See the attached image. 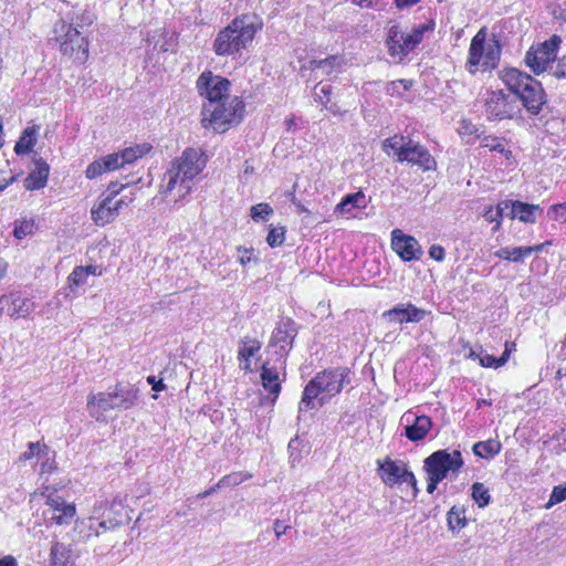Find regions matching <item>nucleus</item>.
Returning a JSON list of instances; mask_svg holds the SVG:
<instances>
[{
  "label": "nucleus",
  "mask_w": 566,
  "mask_h": 566,
  "mask_svg": "<svg viewBox=\"0 0 566 566\" xmlns=\"http://www.w3.org/2000/svg\"><path fill=\"white\" fill-rule=\"evenodd\" d=\"M45 497V504L52 511V521L57 525L70 524L76 513L75 504L66 503L64 499L55 492H50Z\"/></svg>",
  "instance_id": "obj_20"
},
{
  "label": "nucleus",
  "mask_w": 566,
  "mask_h": 566,
  "mask_svg": "<svg viewBox=\"0 0 566 566\" xmlns=\"http://www.w3.org/2000/svg\"><path fill=\"white\" fill-rule=\"evenodd\" d=\"M261 382L265 391L273 396L275 401L282 390V380L280 379V373L276 367L270 366L266 361L261 368Z\"/></svg>",
  "instance_id": "obj_25"
},
{
  "label": "nucleus",
  "mask_w": 566,
  "mask_h": 566,
  "mask_svg": "<svg viewBox=\"0 0 566 566\" xmlns=\"http://www.w3.org/2000/svg\"><path fill=\"white\" fill-rule=\"evenodd\" d=\"M119 154L113 153L104 157H101L91 163L85 170V177L87 179H96L103 174L117 170L123 167V161L119 160Z\"/></svg>",
  "instance_id": "obj_21"
},
{
  "label": "nucleus",
  "mask_w": 566,
  "mask_h": 566,
  "mask_svg": "<svg viewBox=\"0 0 566 566\" xmlns=\"http://www.w3.org/2000/svg\"><path fill=\"white\" fill-rule=\"evenodd\" d=\"M147 382L151 385V389L154 391H163L166 389V385L164 384L163 379H156L155 376L150 375L147 377Z\"/></svg>",
  "instance_id": "obj_55"
},
{
  "label": "nucleus",
  "mask_w": 566,
  "mask_h": 566,
  "mask_svg": "<svg viewBox=\"0 0 566 566\" xmlns=\"http://www.w3.org/2000/svg\"><path fill=\"white\" fill-rule=\"evenodd\" d=\"M429 256L437 262H442L446 258L444 248L440 244H432L429 248Z\"/></svg>",
  "instance_id": "obj_51"
},
{
  "label": "nucleus",
  "mask_w": 566,
  "mask_h": 566,
  "mask_svg": "<svg viewBox=\"0 0 566 566\" xmlns=\"http://www.w3.org/2000/svg\"><path fill=\"white\" fill-rule=\"evenodd\" d=\"M84 271L86 272L87 276L94 275V276H101L103 274L104 269L98 265H87L83 266Z\"/></svg>",
  "instance_id": "obj_58"
},
{
  "label": "nucleus",
  "mask_w": 566,
  "mask_h": 566,
  "mask_svg": "<svg viewBox=\"0 0 566 566\" xmlns=\"http://www.w3.org/2000/svg\"><path fill=\"white\" fill-rule=\"evenodd\" d=\"M252 478V474L243 471H234L223 475L217 483L216 488L237 486Z\"/></svg>",
  "instance_id": "obj_40"
},
{
  "label": "nucleus",
  "mask_w": 566,
  "mask_h": 566,
  "mask_svg": "<svg viewBox=\"0 0 566 566\" xmlns=\"http://www.w3.org/2000/svg\"><path fill=\"white\" fill-rule=\"evenodd\" d=\"M260 29L254 14L237 15L217 33L212 50L217 56H239L252 44Z\"/></svg>",
  "instance_id": "obj_2"
},
{
  "label": "nucleus",
  "mask_w": 566,
  "mask_h": 566,
  "mask_svg": "<svg viewBox=\"0 0 566 566\" xmlns=\"http://www.w3.org/2000/svg\"><path fill=\"white\" fill-rule=\"evenodd\" d=\"M412 85V81H408V80H397V81H392L390 86H391V90L392 91H396L398 88V86H402V91H408Z\"/></svg>",
  "instance_id": "obj_56"
},
{
  "label": "nucleus",
  "mask_w": 566,
  "mask_h": 566,
  "mask_svg": "<svg viewBox=\"0 0 566 566\" xmlns=\"http://www.w3.org/2000/svg\"><path fill=\"white\" fill-rule=\"evenodd\" d=\"M9 264L8 262L0 256V281L7 275Z\"/></svg>",
  "instance_id": "obj_64"
},
{
  "label": "nucleus",
  "mask_w": 566,
  "mask_h": 566,
  "mask_svg": "<svg viewBox=\"0 0 566 566\" xmlns=\"http://www.w3.org/2000/svg\"><path fill=\"white\" fill-rule=\"evenodd\" d=\"M566 500V485H556L549 495L547 507L558 504Z\"/></svg>",
  "instance_id": "obj_47"
},
{
  "label": "nucleus",
  "mask_w": 566,
  "mask_h": 566,
  "mask_svg": "<svg viewBox=\"0 0 566 566\" xmlns=\"http://www.w3.org/2000/svg\"><path fill=\"white\" fill-rule=\"evenodd\" d=\"M35 304L29 297H23L17 292H10L0 296V311L13 319L27 318L34 311Z\"/></svg>",
  "instance_id": "obj_18"
},
{
  "label": "nucleus",
  "mask_w": 566,
  "mask_h": 566,
  "mask_svg": "<svg viewBox=\"0 0 566 566\" xmlns=\"http://www.w3.org/2000/svg\"><path fill=\"white\" fill-rule=\"evenodd\" d=\"M262 347V343L256 338L244 337L240 340L238 349L239 367L245 373L253 371L251 366V358L255 356Z\"/></svg>",
  "instance_id": "obj_24"
},
{
  "label": "nucleus",
  "mask_w": 566,
  "mask_h": 566,
  "mask_svg": "<svg viewBox=\"0 0 566 566\" xmlns=\"http://www.w3.org/2000/svg\"><path fill=\"white\" fill-rule=\"evenodd\" d=\"M138 388L134 386L124 387L117 384L113 387V397L115 399L116 409H130L138 402Z\"/></svg>",
  "instance_id": "obj_27"
},
{
  "label": "nucleus",
  "mask_w": 566,
  "mask_h": 566,
  "mask_svg": "<svg viewBox=\"0 0 566 566\" xmlns=\"http://www.w3.org/2000/svg\"><path fill=\"white\" fill-rule=\"evenodd\" d=\"M49 447L45 443L30 442L28 444V451L20 454L19 460L25 462L31 460L35 454L48 453Z\"/></svg>",
  "instance_id": "obj_45"
},
{
  "label": "nucleus",
  "mask_w": 566,
  "mask_h": 566,
  "mask_svg": "<svg viewBox=\"0 0 566 566\" xmlns=\"http://www.w3.org/2000/svg\"><path fill=\"white\" fill-rule=\"evenodd\" d=\"M153 149V146L149 143L137 144L130 147L124 148L119 154L120 161H123V166L135 163L137 159H140L148 155Z\"/></svg>",
  "instance_id": "obj_33"
},
{
  "label": "nucleus",
  "mask_w": 566,
  "mask_h": 566,
  "mask_svg": "<svg viewBox=\"0 0 566 566\" xmlns=\"http://www.w3.org/2000/svg\"><path fill=\"white\" fill-rule=\"evenodd\" d=\"M509 142L504 137L485 134L480 142L481 147L502 155L507 164L514 163L513 151L507 147Z\"/></svg>",
  "instance_id": "obj_31"
},
{
  "label": "nucleus",
  "mask_w": 566,
  "mask_h": 566,
  "mask_svg": "<svg viewBox=\"0 0 566 566\" xmlns=\"http://www.w3.org/2000/svg\"><path fill=\"white\" fill-rule=\"evenodd\" d=\"M547 216L553 221L566 222V201L552 205L547 210Z\"/></svg>",
  "instance_id": "obj_46"
},
{
  "label": "nucleus",
  "mask_w": 566,
  "mask_h": 566,
  "mask_svg": "<svg viewBox=\"0 0 566 566\" xmlns=\"http://www.w3.org/2000/svg\"><path fill=\"white\" fill-rule=\"evenodd\" d=\"M552 245V241L551 240H547L545 242H542V243H538V244H535V245H530L527 247V250H528V256L532 254V253H538V252H542L544 251V249L546 247H549Z\"/></svg>",
  "instance_id": "obj_57"
},
{
  "label": "nucleus",
  "mask_w": 566,
  "mask_h": 566,
  "mask_svg": "<svg viewBox=\"0 0 566 566\" xmlns=\"http://www.w3.org/2000/svg\"><path fill=\"white\" fill-rule=\"evenodd\" d=\"M515 349H516V344L514 342L506 340L505 344H504V352L500 356L501 357V361L506 364L509 361V359H510L511 354Z\"/></svg>",
  "instance_id": "obj_54"
},
{
  "label": "nucleus",
  "mask_w": 566,
  "mask_h": 566,
  "mask_svg": "<svg viewBox=\"0 0 566 566\" xmlns=\"http://www.w3.org/2000/svg\"><path fill=\"white\" fill-rule=\"evenodd\" d=\"M399 150V163L416 166L423 172L434 171L437 169V160L426 146L409 139L407 143H403L402 148Z\"/></svg>",
  "instance_id": "obj_16"
},
{
  "label": "nucleus",
  "mask_w": 566,
  "mask_h": 566,
  "mask_svg": "<svg viewBox=\"0 0 566 566\" xmlns=\"http://www.w3.org/2000/svg\"><path fill=\"white\" fill-rule=\"evenodd\" d=\"M511 205V218L517 219L523 223H535L537 221V216L543 212V209L539 205L523 202L520 200H511L505 202V205Z\"/></svg>",
  "instance_id": "obj_23"
},
{
  "label": "nucleus",
  "mask_w": 566,
  "mask_h": 566,
  "mask_svg": "<svg viewBox=\"0 0 566 566\" xmlns=\"http://www.w3.org/2000/svg\"><path fill=\"white\" fill-rule=\"evenodd\" d=\"M286 230L284 227H273L270 226L269 233L266 237V243L271 248L281 247L285 241Z\"/></svg>",
  "instance_id": "obj_43"
},
{
  "label": "nucleus",
  "mask_w": 566,
  "mask_h": 566,
  "mask_svg": "<svg viewBox=\"0 0 566 566\" xmlns=\"http://www.w3.org/2000/svg\"><path fill=\"white\" fill-rule=\"evenodd\" d=\"M55 41L59 43L63 55L73 59L75 62L85 63L88 59V40L82 33L63 20L54 28Z\"/></svg>",
  "instance_id": "obj_10"
},
{
  "label": "nucleus",
  "mask_w": 566,
  "mask_h": 566,
  "mask_svg": "<svg viewBox=\"0 0 566 566\" xmlns=\"http://www.w3.org/2000/svg\"><path fill=\"white\" fill-rule=\"evenodd\" d=\"M114 403L113 389L107 392H92L87 396V409L93 417L116 409Z\"/></svg>",
  "instance_id": "obj_26"
},
{
  "label": "nucleus",
  "mask_w": 566,
  "mask_h": 566,
  "mask_svg": "<svg viewBox=\"0 0 566 566\" xmlns=\"http://www.w3.org/2000/svg\"><path fill=\"white\" fill-rule=\"evenodd\" d=\"M196 87L199 95L209 102L207 106H212L229 98L231 82L213 74L211 70H206L198 76Z\"/></svg>",
  "instance_id": "obj_15"
},
{
  "label": "nucleus",
  "mask_w": 566,
  "mask_h": 566,
  "mask_svg": "<svg viewBox=\"0 0 566 566\" xmlns=\"http://www.w3.org/2000/svg\"><path fill=\"white\" fill-rule=\"evenodd\" d=\"M55 469L54 462L45 461L41 464V473H52Z\"/></svg>",
  "instance_id": "obj_63"
},
{
  "label": "nucleus",
  "mask_w": 566,
  "mask_h": 566,
  "mask_svg": "<svg viewBox=\"0 0 566 566\" xmlns=\"http://www.w3.org/2000/svg\"><path fill=\"white\" fill-rule=\"evenodd\" d=\"M87 274L82 265H77L67 276V286L72 292H75L80 286L86 284Z\"/></svg>",
  "instance_id": "obj_42"
},
{
  "label": "nucleus",
  "mask_w": 566,
  "mask_h": 566,
  "mask_svg": "<svg viewBox=\"0 0 566 566\" xmlns=\"http://www.w3.org/2000/svg\"><path fill=\"white\" fill-rule=\"evenodd\" d=\"M129 188V184L118 180L111 181L101 192L91 208V220L96 227L104 228L114 222L123 209L128 208L136 199L134 192L123 193Z\"/></svg>",
  "instance_id": "obj_5"
},
{
  "label": "nucleus",
  "mask_w": 566,
  "mask_h": 566,
  "mask_svg": "<svg viewBox=\"0 0 566 566\" xmlns=\"http://www.w3.org/2000/svg\"><path fill=\"white\" fill-rule=\"evenodd\" d=\"M484 112L488 120L501 122L513 119L521 114L516 97L503 88L488 91L484 99Z\"/></svg>",
  "instance_id": "obj_12"
},
{
  "label": "nucleus",
  "mask_w": 566,
  "mask_h": 566,
  "mask_svg": "<svg viewBox=\"0 0 566 566\" xmlns=\"http://www.w3.org/2000/svg\"><path fill=\"white\" fill-rule=\"evenodd\" d=\"M391 249L405 262L417 261L422 256V249L417 239L400 229L391 231Z\"/></svg>",
  "instance_id": "obj_17"
},
{
  "label": "nucleus",
  "mask_w": 566,
  "mask_h": 566,
  "mask_svg": "<svg viewBox=\"0 0 566 566\" xmlns=\"http://www.w3.org/2000/svg\"><path fill=\"white\" fill-rule=\"evenodd\" d=\"M471 496L480 509H483L490 504V490L483 483L474 482L471 486Z\"/></svg>",
  "instance_id": "obj_39"
},
{
  "label": "nucleus",
  "mask_w": 566,
  "mask_h": 566,
  "mask_svg": "<svg viewBox=\"0 0 566 566\" xmlns=\"http://www.w3.org/2000/svg\"><path fill=\"white\" fill-rule=\"evenodd\" d=\"M447 522L451 531L464 528L468 524L464 506L453 505L447 513Z\"/></svg>",
  "instance_id": "obj_36"
},
{
  "label": "nucleus",
  "mask_w": 566,
  "mask_h": 566,
  "mask_svg": "<svg viewBox=\"0 0 566 566\" xmlns=\"http://www.w3.org/2000/svg\"><path fill=\"white\" fill-rule=\"evenodd\" d=\"M433 21L420 24L413 28L409 33L402 32L399 24L389 27L386 38L388 54L392 59H398L399 61L405 60L408 54L422 42L424 33L433 31Z\"/></svg>",
  "instance_id": "obj_9"
},
{
  "label": "nucleus",
  "mask_w": 566,
  "mask_h": 566,
  "mask_svg": "<svg viewBox=\"0 0 566 566\" xmlns=\"http://www.w3.org/2000/svg\"><path fill=\"white\" fill-rule=\"evenodd\" d=\"M562 40L554 34L542 43L533 44L525 54V64L535 74L539 75L556 60Z\"/></svg>",
  "instance_id": "obj_14"
},
{
  "label": "nucleus",
  "mask_w": 566,
  "mask_h": 566,
  "mask_svg": "<svg viewBox=\"0 0 566 566\" xmlns=\"http://www.w3.org/2000/svg\"><path fill=\"white\" fill-rule=\"evenodd\" d=\"M273 527H274L276 537H280L281 535L286 533V531L290 526L284 525L280 520H275Z\"/></svg>",
  "instance_id": "obj_59"
},
{
  "label": "nucleus",
  "mask_w": 566,
  "mask_h": 566,
  "mask_svg": "<svg viewBox=\"0 0 566 566\" xmlns=\"http://www.w3.org/2000/svg\"><path fill=\"white\" fill-rule=\"evenodd\" d=\"M502 203H499L496 207H493L492 205L488 206L483 212V218L489 223H495L492 228L493 232H497L503 222V208L501 207Z\"/></svg>",
  "instance_id": "obj_41"
},
{
  "label": "nucleus",
  "mask_w": 566,
  "mask_h": 566,
  "mask_svg": "<svg viewBox=\"0 0 566 566\" xmlns=\"http://www.w3.org/2000/svg\"><path fill=\"white\" fill-rule=\"evenodd\" d=\"M403 136H392L388 137L382 142V149L387 150L388 148L392 149L395 151L396 157L398 158L399 149L402 148L403 144H400V142H403Z\"/></svg>",
  "instance_id": "obj_49"
},
{
  "label": "nucleus",
  "mask_w": 566,
  "mask_h": 566,
  "mask_svg": "<svg viewBox=\"0 0 566 566\" xmlns=\"http://www.w3.org/2000/svg\"><path fill=\"white\" fill-rule=\"evenodd\" d=\"M0 566H19L17 559L12 555L0 558Z\"/></svg>",
  "instance_id": "obj_61"
},
{
  "label": "nucleus",
  "mask_w": 566,
  "mask_h": 566,
  "mask_svg": "<svg viewBox=\"0 0 566 566\" xmlns=\"http://www.w3.org/2000/svg\"><path fill=\"white\" fill-rule=\"evenodd\" d=\"M34 169H32L24 179V187L28 190H39L46 186L50 166L42 157L33 159Z\"/></svg>",
  "instance_id": "obj_22"
},
{
  "label": "nucleus",
  "mask_w": 566,
  "mask_h": 566,
  "mask_svg": "<svg viewBox=\"0 0 566 566\" xmlns=\"http://www.w3.org/2000/svg\"><path fill=\"white\" fill-rule=\"evenodd\" d=\"M502 444L499 440L489 439L474 443L472 451L475 457L492 459L501 452Z\"/></svg>",
  "instance_id": "obj_35"
},
{
  "label": "nucleus",
  "mask_w": 566,
  "mask_h": 566,
  "mask_svg": "<svg viewBox=\"0 0 566 566\" xmlns=\"http://www.w3.org/2000/svg\"><path fill=\"white\" fill-rule=\"evenodd\" d=\"M376 463L377 474L386 486L406 484L411 488L412 496H418L420 492L418 481L407 462L385 457L382 460L378 459Z\"/></svg>",
  "instance_id": "obj_11"
},
{
  "label": "nucleus",
  "mask_w": 566,
  "mask_h": 566,
  "mask_svg": "<svg viewBox=\"0 0 566 566\" xmlns=\"http://www.w3.org/2000/svg\"><path fill=\"white\" fill-rule=\"evenodd\" d=\"M331 94H332V86L331 85H326V86L321 87L319 95H318V101L325 107H327V104L331 101Z\"/></svg>",
  "instance_id": "obj_53"
},
{
  "label": "nucleus",
  "mask_w": 566,
  "mask_h": 566,
  "mask_svg": "<svg viewBox=\"0 0 566 566\" xmlns=\"http://www.w3.org/2000/svg\"><path fill=\"white\" fill-rule=\"evenodd\" d=\"M207 165V157L201 148L188 147L171 161L170 168L164 174L159 195L175 202L185 199L192 189L193 180Z\"/></svg>",
  "instance_id": "obj_1"
},
{
  "label": "nucleus",
  "mask_w": 566,
  "mask_h": 566,
  "mask_svg": "<svg viewBox=\"0 0 566 566\" xmlns=\"http://www.w3.org/2000/svg\"><path fill=\"white\" fill-rule=\"evenodd\" d=\"M295 336L296 329L294 327V322L292 319H286L277 324L272 334L271 343L273 345H279L284 349L286 346H292Z\"/></svg>",
  "instance_id": "obj_30"
},
{
  "label": "nucleus",
  "mask_w": 566,
  "mask_h": 566,
  "mask_svg": "<svg viewBox=\"0 0 566 566\" xmlns=\"http://www.w3.org/2000/svg\"><path fill=\"white\" fill-rule=\"evenodd\" d=\"M273 214L272 207L266 202L256 203L251 207L250 216L254 221L265 220Z\"/></svg>",
  "instance_id": "obj_44"
},
{
  "label": "nucleus",
  "mask_w": 566,
  "mask_h": 566,
  "mask_svg": "<svg viewBox=\"0 0 566 566\" xmlns=\"http://www.w3.org/2000/svg\"><path fill=\"white\" fill-rule=\"evenodd\" d=\"M39 132L40 125L35 124L30 125L22 130L19 139L15 142V145L13 147V150L17 156L29 155L33 150L38 142Z\"/></svg>",
  "instance_id": "obj_28"
},
{
  "label": "nucleus",
  "mask_w": 566,
  "mask_h": 566,
  "mask_svg": "<svg viewBox=\"0 0 566 566\" xmlns=\"http://www.w3.org/2000/svg\"><path fill=\"white\" fill-rule=\"evenodd\" d=\"M96 510H103L102 520L98 521V517L94 516L88 518L90 530H93L95 535H99L103 532L125 525L130 520L127 507L122 503V501L116 499L111 503L101 502L98 506L94 507L95 512Z\"/></svg>",
  "instance_id": "obj_13"
},
{
  "label": "nucleus",
  "mask_w": 566,
  "mask_h": 566,
  "mask_svg": "<svg viewBox=\"0 0 566 566\" xmlns=\"http://www.w3.org/2000/svg\"><path fill=\"white\" fill-rule=\"evenodd\" d=\"M336 61H337V56L336 55H329V56H327L326 59H323V60H312L310 62V69L311 70L322 69L325 65L333 66L336 63Z\"/></svg>",
  "instance_id": "obj_50"
},
{
  "label": "nucleus",
  "mask_w": 566,
  "mask_h": 566,
  "mask_svg": "<svg viewBox=\"0 0 566 566\" xmlns=\"http://www.w3.org/2000/svg\"><path fill=\"white\" fill-rule=\"evenodd\" d=\"M458 134L465 144L472 145L476 140L481 142L485 132H480L475 124L464 118L459 124Z\"/></svg>",
  "instance_id": "obj_34"
},
{
  "label": "nucleus",
  "mask_w": 566,
  "mask_h": 566,
  "mask_svg": "<svg viewBox=\"0 0 566 566\" xmlns=\"http://www.w3.org/2000/svg\"><path fill=\"white\" fill-rule=\"evenodd\" d=\"M36 229L33 218H21L14 221L13 235L18 240H22L34 233Z\"/></svg>",
  "instance_id": "obj_38"
},
{
  "label": "nucleus",
  "mask_w": 566,
  "mask_h": 566,
  "mask_svg": "<svg viewBox=\"0 0 566 566\" xmlns=\"http://www.w3.org/2000/svg\"><path fill=\"white\" fill-rule=\"evenodd\" d=\"M432 420L429 416H417L413 423L405 428V436L411 442L423 440L432 429Z\"/></svg>",
  "instance_id": "obj_29"
},
{
  "label": "nucleus",
  "mask_w": 566,
  "mask_h": 566,
  "mask_svg": "<svg viewBox=\"0 0 566 566\" xmlns=\"http://www.w3.org/2000/svg\"><path fill=\"white\" fill-rule=\"evenodd\" d=\"M420 0H395V6L398 9H405L417 4Z\"/></svg>",
  "instance_id": "obj_60"
},
{
  "label": "nucleus",
  "mask_w": 566,
  "mask_h": 566,
  "mask_svg": "<svg viewBox=\"0 0 566 566\" xmlns=\"http://www.w3.org/2000/svg\"><path fill=\"white\" fill-rule=\"evenodd\" d=\"M488 35V28L482 27L470 41L464 69L472 76L492 73L500 65L502 45L495 35L491 40Z\"/></svg>",
  "instance_id": "obj_4"
},
{
  "label": "nucleus",
  "mask_w": 566,
  "mask_h": 566,
  "mask_svg": "<svg viewBox=\"0 0 566 566\" xmlns=\"http://www.w3.org/2000/svg\"><path fill=\"white\" fill-rule=\"evenodd\" d=\"M494 255L509 262H523L524 259L528 258V250L527 247H506L497 250Z\"/></svg>",
  "instance_id": "obj_37"
},
{
  "label": "nucleus",
  "mask_w": 566,
  "mask_h": 566,
  "mask_svg": "<svg viewBox=\"0 0 566 566\" xmlns=\"http://www.w3.org/2000/svg\"><path fill=\"white\" fill-rule=\"evenodd\" d=\"M247 104L241 96L229 97L201 109V126L222 134L239 125L245 115Z\"/></svg>",
  "instance_id": "obj_6"
},
{
  "label": "nucleus",
  "mask_w": 566,
  "mask_h": 566,
  "mask_svg": "<svg viewBox=\"0 0 566 566\" xmlns=\"http://www.w3.org/2000/svg\"><path fill=\"white\" fill-rule=\"evenodd\" d=\"M464 465L459 450L449 452L441 449L432 452L423 460V472L427 480V492L432 494L449 473L458 474Z\"/></svg>",
  "instance_id": "obj_8"
},
{
  "label": "nucleus",
  "mask_w": 566,
  "mask_h": 566,
  "mask_svg": "<svg viewBox=\"0 0 566 566\" xmlns=\"http://www.w3.org/2000/svg\"><path fill=\"white\" fill-rule=\"evenodd\" d=\"M253 251V248L238 247V252L241 253L239 258V263L242 266H245L248 263L252 261Z\"/></svg>",
  "instance_id": "obj_52"
},
{
  "label": "nucleus",
  "mask_w": 566,
  "mask_h": 566,
  "mask_svg": "<svg viewBox=\"0 0 566 566\" xmlns=\"http://www.w3.org/2000/svg\"><path fill=\"white\" fill-rule=\"evenodd\" d=\"M366 207V196L363 190H358L343 197L340 202L336 205L334 212L343 216L349 213L354 209H365Z\"/></svg>",
  "instance_id": "obj_32"
},
{
  "label": "nucleus",
  "mask_w": 566,
  "mask_h": 566,
  "mask_svg": "<svg viewBox=\"0 0 566 566\" xmlns=\"http://www.w3.org/2000/svg\"><path fill=\"white\" fill-rule=\"evenodd\" d=\"M349 369L347 367L329 368L317 373L304 387L300 410H307L313 407L314 400L325 394L328 398L338 395L345 382H348Z\"/></svg>",
  "instance_id": "obj_7"
},
{
  "label": "nucleus",
  "mask_w": 566,
  "mask_h": 566,
  "mask_svg": "<svg viewBox=\"0 0 566 566\" xmlns=\"http://www.w3.org/2000/svg\"><path fill=\"white\" fill-rule=\"evenodd\" d=\"M499 78L531 115L543 111L547 97L538 80L516 67H504Z\"/></svg>",
  "instance_id": "obj_3"
},
{
  "label": "nucleus",
  "mask_w": 566,
  "mask_h": 566,
  "mask_svg": "<svg viewBox=\"0 0 566 566\" xmlns=\"http://www.w3.org/2000/svg\"><path fill=\"white\" fill-rule=\"evenodd\" d=\"M479 363L484 368H494V369H497L505 365V363L501 361V357L496 358L490 354H484L481 357H479Z\"/></svg>",
  "instance_id": "obj_48"
},
{
  "label": "nucleus",
  "mask_w": 566,
  "mask_h": 566,
  "mask_svg": "<svg viewBox=\"0 0 566 566\" xmlns=\"http://www.w3.org/2000/svg\"><path fill=\"white\" fill-rule=\"evenodd\" d=\"M556 74H557L558 76L566 77V56L562 57V59L558 61L557 70H556Z\"/></svg>",
  "instance_id": "obj_62"
},
{
  "label": "nucleus",
  "mask_w": 566,
  "mask_h": 566,
  "mask_svg": "<svg viewBox=\"0 0 566 566\" xmlns=\"http://www.w3.org/2000/svg\"><path fill=\"white\" fill-rule=\"evenodd\" d=\"M429 312L426 310L417 307L415 304L400 303L394 306L390 310H387L382 313V317L392 323L403 324V323H419L421 322Z\"/></svg>",
  "instance_id": "obj_19"
}]
</instances>
